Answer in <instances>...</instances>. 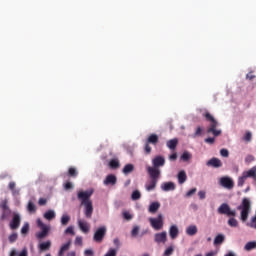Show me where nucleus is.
Instances as JSON below:
<instances>
[{"instance_id": "1", "label": "nucleus", "mask_w": 256, "mask_h": 256, "mask_svg": "<svg viewBox=\"0 0 256 256\" xmlns=\"http://www.w3.org/2000/svg\"><path fill=\"white\" fill-rule=\"evenodd\" d=\"M92 195L93 190L79 191L77 193V199L84 207V215L86 219H91V217H93V201H91Z\"/></svg>"}, {"instance_id": "2", "label": "nucleus", "mask_w": 256, "mask_h": 256, "mask_svg": "<svg viewBox=\"0 0 256 256\" xmlns=\"http://www.w3.org/2000/svg\"><path fill=\"white\" fill-rule=\"evenodd\" d=\"M237 210L240 211V221L245 223L249 219V213H251V199L243 198Z\"/></svg>"}, {"instance_id": "3", "label": "nucleus", "mask_w": 256, "mask_h": 256, "mask_svg": "<svg viewBox=\"0 0 256 256\" xmlns=\"http://www.w3.org/2000/svg\"><path fill=\"white\" fill-rule=\"evenodd\" d=\"M204 117H205L206 121L210 122V125L207 128L206 132L207 133H212V135L214 137H219V135H221V133H222L221 130L217 129V126L219 125V122H217V120H215L213 115H211V113H209V112H206L204 114Z\"/></svg>"}, {"instance_id": "4", "label": "nucleus", "mask_w": 256, "mask_h": 256, "mask_svg": "<svg viewBox=\"0 0 256 256\" xmlns=\"http://www.w3.org/2000/svg\"><path fill=\"white\" fill-rule=\"evenodd\" d=\"M157 143H159V136L157 134H150L144 145L146 155H150L151 145H157Z\"/></svg>"}, {"instance_id": "5", "label": "nucleus", "mask_w": 256, "mask_h": 256, "mask_svg": "<svg viewBox=\"0 0 256 256\" xmlns=\"http://www.w3.org/2000/svg\"><path fill=\"white\" fill-rule=\"evenodd\" d=\"M37 225L39 229H41V232L36 233L37 239H45L47 235H49V231H51V227L47 226V224L43 223L41 219H37Z\"/></svg>"}, {"instance_id": "6", "label": "nucleus", "mask_w": 256, "mask_h": 256, "mask_svg": "<svg viewBox=\"0 0 256 256\" xmlns=\"http://www.w3.org/2000/svg\"><path fill=\"white\" fill-rule=\"evenodd\" d=\"M149 223L155 231H161V229H163V225H165L162 214H159L157 218H149Z\"/></svg>"}, {"instance_id": "7", "label": "nucleus", "mask_w": 256, "mask_h": 256, "mask_svg": "<svg viewBox=\"0 0 256 256\" xmlns=\"http://www.w3.org/2000/svg\"><path fill=\"white\" fill-rule=\"evenodd\" d=\"M218 213L220 215H227L228 217H236L237 211L231 210V207H229V204L223 203L218 208Z\"/></svg>"}, {"instance_id": "8", "label": "nucleus", "mask_w": 256, "mask_h": 256, "mask_svg": "<svg viewBox=\"0 0 256 256\" xmlns=\"http://www.w3.org/2000/svg\"><path fill=\"white\" fill-rule=\"evenodd\" d=\"M105 235H107V227L101 226L95 231L93 240L96 243H102L103 239H105Z\"/></svg>"}, {"instance_id": "9", "label": "nucleus", "mask_w": 256, "mask_h": 256, "mask_svg": "<svg viewBox=\"0 0 256 256\" xmlns=\"http://www.w3.org/2000/svg\"><path fill=\"white\" fill-rule=\"evenodd\" d=\"M147 173L152 181H159L161 177V170L159 168H155L154 166H148Z\"/></svg>"}, {"instance_id": "10", "label": "nucleus", "mask_w": 256, "mask_h": 256, "mask_svg": "<svg viewBox=\"0 0 256 256\" xmlns=\"http://www.w3.org/2000/svg\"><path fill=\"white\" fill-rule=\"evenodd\" d=\"M21 225V216L19 214H13L12 220L10 221V229L15 231V229H19Z\"/></svg>"}, {"instance_id": "11", "label": "nucleus", "mask_w": 256, "mask_h": 256, "mask_svg": "<svg viewBox=\"0 0 256 256\" xmlns=\"http://www.w3.org/2000/svg\"><path fill=\"white\" fill-rule=\"evenodd\" d=\"M220 185L225 187V189H233V187H235V183L230 177H222L220 179Z\"/></svg>"}, {"instance_id": "12", "label": "nucleus", "mask_w": 256, "mask_h": 256, "mask_svg": "<svg viewBox=\"0 0 256 256\" xmlns=\"http://www.w3.org/2000/svg\"><path fill=\"white\" fill-rule=\"evenodd\" d=\"M154 241H155V243H163V244H165V243H167V232H160V233H156L155 235H154Z\"/></svg>"}, {"instance_id": "13", "label": "nucleus", "mask_w": 256, "mask_h": 256, "mask_svg": "<svg viewBox=\"0 0 256 256\" xmlns=\"http://www.w3.org/2000/svg\"><path fill=\"white\" fill-rule=\"evenodd\" d=\"M152 165L153 167H155L156 169H159V167H163L165 165V158L163 156H156L153 160H152Z\"/></svg>"}, {"instance_id": "14", "label": "nucleus", "mask_w": 256, "mask_h": 256, "mask_svg": "<svg viewBox=\"0 0 256 256\" xmlns=\"http://www.w3.org/2000/svg\"><path fill=\"white\" fill-rule=\"evenodd\" d=\"M206 165L208 167H214L215 169H218L219 167H223V163L219 160V158H211Z\"/></svg>"}, {"instance_id": "15", "label": "nucleus", "mask_w": 256, "mask_h": 256, "mask_svg": "<svg viewBox=\"0 0 256 256\" xmlns=\"http://www.w3.org/2000/svg\"><path fill=\"white\" fill-rule=\"evenodd\" d=\"M246 179L256 180V166H253L250 170L243 172L242 174Z\"/></svg>"}, {"instance_id": "16", "label": "nucleus", "mask_w": 256, "mask_h": 256, "mask_svg": "<svg viewBox=\"0 0 256 256\" xmlns=\"http://www.w3.org/2000/svg\"><path fill=\"white\" fill-rule=\"evenodd\" d=\"M78 226L79 229L83 232V233H89V224L87 223V221L79 219L78 220Z\"/></svg>"}, {"instance_id": "17", "label": "nucleus", "mask_w": 256, "mask_h": 256, "mask_svg": "<svg viewBox=\"0 0 256 256\" xmlns=\"http://www.w3.org/2000/svg\"><path fill=\"white\" fill-rule=\"evenodd\" d=\"M117 184V176L113 174H109L106 176V179L104 180V185H116Z\"/></svg>"}, {"instance_id": "18", "label": "nucleus", "mask_w": 256, "mask_h": 256, "mask_svg": "<svg viewBox=\"0 0 256 256\" xmlns=\"http://www.w3.org/2000/svg\"><path fill=\"white\" fill-rule=\"evenodd\" d=\"M175 183L173 182H164L162 185H161V189L162 191H175Z\"/></svg>"}, {"instance_id": "19", "label": "nucleus", "mask_w": 256, "mask_h": 256, "mask_svg": "<svg viewBox=\"0 0 256 256\" xmlns=\"http://www.w3.org/2000/svg\"><path fill=\"white\" fill-rule=\"evenodd\" d=\"M169 235L171 239H177V237L179 236V228L177 227V225H172L170 227Z\"/></svg>"}, {"instance_id": "20", "label": "nucleus", "mask_w": 256, "mask_h": 256, "mask_svg": "<svg viewBox=\"0 0 256 256\" xmlns=\"http://www.w3.org/2000/svg\"><path fill=\"white\" fill-rule=\"evenodd\" d=\"M178 183L179 185H183L187 181V173L185 170H182L177 175Z\"/></svg>"}, {"instance_id": "21", "label": "nucleus", "mask_w": 256, "mask_h": 256, "mask_svg": "<svg viewBox=\"0 0 256 256\" xmlns=\"http://www.w3.org/2000/svg\"><path fill=\"white\" fill-rule=\"evenodd\" d=\"M71 249V240H69L67 243L63 244L59 250L58 255L64 256L66 251H69Z\"/></svg>"}, {"instance_id": "22", "label": "nucleus", "mask_w": 256, "mask_h": 256, "mask_svg": "<svg viewBox=\"0 0 256 256\" xmlns=\"http://www.w3.org/2000/svg\"><path fill=\"white\" fill-rule=\"evenodd\" d=\"M179 143V140H177V138L171 139L169 140L166 145L168 147V149H171V151H175V149H177V145Z\"/></svg>"}, {"instance_id": "23", "label": "nucleus", "mask_w": 256, "mask_h": 256, "mask_svg": "<svg viewBox=\"0 0 256 256\" xmlns=\"http://www.w3.org/2000/svg\"><path fill=\"white\" fill-rule=\"evenodd\" d=\"M197 231V225H190L186 228V234H188L190 237L197 235Z\"/></svg>"}, {"instance_id": "24", "label": "nucleus", "mask_w": 256, "mask_h": 256, "mask_svg": "<svg viewBox=\"0 0 256 256\" xmlns=\"http://www.w3.org/2000/svg\"><path fill=\"white\" fill-rule=\"evenodd\" d=\"M159 207H161L159 202H152L148 208V211L149 213H155L156 211H159Z\"/></svg>"}, {"instance_id": "25", "label": "nucleus", "mask_w": 256, "mask_h": 256, "mask_svg": "<svg viewBox=\"0 0 256 256\" xmlns=\"http://www.w3.org/2000/svg\"><path fill=\"white\" fill-rule=\"evenodd\" d=\"M158 180H150L148 184H146V191H154L155 187H157Z\"/></svg>"}, {"instance_id": "26", "label": "nucleus", "mask_w": 256, "mask_h": 256, "mask_svg": "<svg viewBox=\"0 0 256 256\" xmlns=\"http://www.w3.org/2000/svg\"><path fill=\"white\" fill-rule=\"evenodd\" d=\"M135 170V166L133 164H126L123 168L124 175H129V173H133Z\"/></svg>"}, {"instance_id": "27", "label": "nucleus", "mask_w": 256, "mask_h": 256, "mask_svg": "<svg viewBox=\"0 0 256 256\" xmlns=\"http://www.w3.org/2000/svg\"><path fill=\"white\" fill-rule=\"evenodd\" d=\"M44 219H47V221H52V219H55V211L48 210L44 213Z\"/></svg>"}, {"instance_id": "28", "label": "nucleus", "mask_w": 256, "mask_h": 256, "mask_svg": "<svg viewBox=\"0 0 256 256\" xmlns=\"http://www.w3.org/2000/svg\"><path fill=\"white\" fill-rule=\"evenodd\" d=\"M40 251H49L51 249V241H46L39 245Z\"/></svg>"}, {"instance_id": "29", "label": "nucleus", "mask_w": 256, "mask_h": 256, "mask_svg": "<svg viewBox=\"0 0 256 256\" xmlns=\"http://www.w3.org/2000/svg\"><path fill=\"white\" fill-rule=\"evenodd\" d=\"M17 184L15 182H10L8 188L12 192V195H19V189L15 188Z\"/></svg>"}, {"instance_id": "30", "label": "nucleus", "mask_w": 256, "mask_h": 256, "mask_svg": "<svg viewBox=\"0 0 256 256\" xmlns=\"http://www.w3.org/2000/svg\"><path fill=\"white\" fill-rule=\"evenodd\" d=\"M225 241V235L218 234L214 239V245H221Z\"/></svg>"}, {"instance_id": "31", "label": "nucleus", "mask_w": 256, "mask_h": 256, "mask_svg": "<svg viewBox=\"0 0 256 256\" xmlns=\"http://www.w3.org/2000/svg\"><path fill=\"white\" fill-rule=\"evenodd\" d=\"M109 167L110 169H119V167H121V164L119 163V160L112 159L109 162Z\"/></svg>"}, {"instance_id": "32", "label": "nucleus", "mask_w": 256, "mask_h": 256, "mask_svg": "<svg viewBox=\"0 0 256 256\" xmlns=\"http://www.w3.org/2000/svg\"><path fill=\"white\" fill-rule=\"evenodd\" d=\"M245 251H253V249H256V241H251L246 243L244 246Z\"/></svg>"}, {"instance_id": "33", "label": "nucleus", "mask_w": 256, "mask_h": 256, "mask_svg": "<svg viewBox=\"0 0 256 256\" xmlns=\"http://www.w3.org/2000/svg\"><path fill=\"white\" fill-rule=\"evenodd\" d=\"M69 221H71V217L67 214H63L61 217V225L63 226L69 225Z\"/></svg>"}, {"instance_id": "34", "label": "nucleus", "mask_w": 256, "mask_h": 256, "mask_svg": "<svg viewBox=\"0 0 256 256\" xmlns=\"http://www.w3.org/2000/svg\"><path fill=\"white\" fill-rule=\"evenodd\" d=\"M131 199L132 201H139V199H141V192H139V190L133 191L131 195Z\"/></svg>"}, {"instance_id": "35", "label": "nucleus", "mask_w": 256, "mask_h": 256, "mask_svg": "<svg viewBox=\"0 0 256 256\" xmlns=\"http://www.w3.org/2000/svg\"><path fill=\"white\" fill-rule=\"evenodd\" d=\"M21 233H22V235H27V233H29V223L28 222L24 223V225L22 226Z\"/></svg>"}, {"instance_id": "36", "label": "nucleus", "mask_w": 256, "mask_h": 256, "mask_svg": "<svg viewBox=\"0 0 256 256\" xmlns=\"http://www.w3.org/2000/svg\"><path fill=\"white\" fill-rule=\"evenodd\" d=\"M181 159L182 161H185V162L189 161L191 159V153L187 151L183 152V154L181 155Z\"/></svg>"}, {"instance_id": "37", "label": "nucleus", "mask_w": 256, "mask_h": 256, "mask_svg": "<svg viewBox=\"0 0 256 256\" xmlns=\"http://www.w3.org/2000/svg\"><path fill=\"white\" fill-rule=\"evenodd\" d=\"M28 211L29 213H35L37 211V207L33 202L28 203Z\"/></svg>"}, {"instance_id": "38", "label": "nucleus", "mask_w": 256, "mask_h": 256, "mask_svg": "<svg viewBox=\"0 0 256 256\" xmlns=\"http://www.w3.org/2000/svg\"><path fill=\"white\" fill-rule=\"evenodd\" d=\"M68 175H69V177H77V175H78L77 169H75L73 167L69 168Z\"/></svg>"}, {"instance_id": "39", "label": "nucleus", "mask_w": 256, "mask_h": 256, "mask_svg": "<svg viewBox=\"0 0 256 256\" xmlns=\"http://www.w3.org/2000/svg\"><path fill=\"white\" fill-rule=\"evenodd\" d=\"M140 229L141 228L139 226H134L132 231H131V236L132 237H137L139 235Z\"/></svg>"}, {"instance_id": "40", "label": "nucleus", "mask_w": 256, "mask_h": 256, "mask_svg": "<svg viewBox=\"0 0 256 256\" xmlns=\"http://www.w3.org/2000/svg\"><path fill=\"white\" fill-rule=\"evenodd\" d=\"M228 225H229L230 227H237V225H239V222H238L237 219H235V218H230V219L228 220Z\"/></svg>"}, {"instance_id": "41", "label": "nucleus", "mask_w": 256, "mask_h": 256, "mask_svg": "<svg viewBox=\"0 0 256 256\" xmlns=\"http://www.w3.org/2000/svg\"><path fill=\"white\" fill-rule=\"evenodd\" d=\"M246 180L247 178L242 174V176L238 178V187H243V185H245Z\"/></svg>"}, {"instance_id": "42", "label": "nucleus", "mask_w": 256, "mask_h": 256, "mask_svg": "<svg viewBox=\"0 0 256 256\" xmlns=\"http://www.w3.org/2000/svg\"><path fill=\"white\" fill-rule=\"evenodd\" d=\"M1 209H3V211H11L9 209V205L7 204V200H3L0 204Z\"/></svg>"}, {"instance_id": "43", "label": "nucleus", "mask_w": 256, "mask_h": 256, "mask_svg": "<svg viewBox=\"0 0 256 256\" xmlns=\"http://www.w3.org/2000/svg\"><path fill=\"white\" fill-rule=\"evenodd\" d=\"M173 251H175V249L173 248V246H169V247L165 250L164 256L173 255Z\"/></svg>"}, {"instance_id": "44", "label": "nucleus", "mask_w": 256, "mask_h": 256, "mask_svg": "<svg viewBox=\"0 0 256 256\" xmlns=\"http://www.w3.org/2000/svg\"><path fill=\"white\" fill-rule=\"evenodd\" d=\"M104 256H117V250L111 248Z\"/></svg>"}, {"instance_id": "45", "label": "nucleus", "mask_w": 256, "mask_h": 256, "mask_svg": "<svg viewBox=\"0 0 256 256\" xmlns=\"http://www.w3.org/2000/svg\"><path fill=\"white\" fill-rule=\"evenodd\" d=\"M75 245H80V246H82L83 245V237H81V236H77L76 238H75Z\"/></svg>"}, {"instance_id": "46", "label": "nucleus", "mask_w": 256, "mask_h": 256, "mask_svg": "<svg viewBox=\"0 0 256 256\" xmlns=\"http://www.w3.org/2000/svg\"><path fill=\"white\" fill-rule=\"evenodd\" d=\"M65 234H66V235H75V231L73 230V226H69V227L65 230Z\"/></svg>"}, {"instance_id": "47", "label": "nucleus", "mask_w": 256, "mask_h": 256, "mask_svg": "<svg viewBox=\"0 0 256 256\" xmlns=\"http://www.w3.org/2000/svg\"><path fill=\"white\" fill-rule=\"evenodd\" d=\"M248 227H251L252 229H256V219L254 217L251 218L250 223H248Z\"/></svg>"}, {"instance_id": "48", "label": "nucleus", "mask_w": 256, "mask_h": 256, "mask_svg": "<svg viewBox=\"0 0 256 256\" xmlns=\"http://www.w3.org/2000/svg\"><path fill=\"white\" fill-rule=\"evenodd\" d=\"M123 217L126 221H131V219H133V216L129 212H123Z\"/></svg>"}, {"instance_id": "49", "label": "nucleus", "mask_w": 256, "mask_h": 256, "mask_svg": "<svg viewBox=\"0 0 256 256\" xmlns=\"http://www.w3.org/2000/svg\"><path fill=\"white\" fill-rule=\"evenodd\" d=\"M17 233H13L9 236V242L10 243H15V241H17Z\"/></svg>"}, {"instance_id": "50", "label": "nucleus", "mask_w": 256, "mask_h": 256, "mask_svg": "<svg viewBox=\"0 0 256 256\" xmlns=\"http://www.w3.org/2000/svg\"><path fill=\"white\" fill-rule=\"evenodd\" d=\"M195 193H197V188H192L186 193V197H192Z\"/></svg>"}, {"instance_id": "51", "label": "nucleus", "mask_w": 256, "mask_h": 256, "mask_svg": "<svg viewBox=\"0 0 256 256\" xmlns=\"http://www.w3.org/2000/svg\"><path fill=\"white\" fill-rule=\"evenodd\" d=\"M11 213V210H3V213L1 215V219L2 221H4V219H7L8 215Z\"/></svg>"}, {"instance_id": "52", "label": "nucleus", "mask_w": 256, "mask_h": 256, "mask_svg": "<svg viewBox=\"0 0 256 256\" xmlns=\"http://www.w3.org/2000/svg\"><path fill=\"white\" fill-rule=\"evenodd\" d=\"M255 161V157L253 155H248L245 158V163H253Z\"/></svg>"}, {"instance_id": "53", "label": "nucleus", "mask_w": 256, "mask_h": 256, "mask_svg": "<svg viewBox=\"0 0 256 256\" xmlns=\"http://www.w3.org/2000/svg\"><path fill=\"white\" fill-rule=\"evenodd\" d=\"M201 133H203V128L198 126L196 132L194 133V137H200Z\"/></svg>"}, {"instance_id": "54", "label": "nucleus", "mask_w": 256, "mask_h": 256, "mask_svg": "<svg viewBox=\"0 0 256 256\" xmlns=\"http://www.w3.org/2000/svg\"><path fill=\"white\" fill-rule=\"evenodd\" d=\"M84 255H85V256H95V252H93L92 249H86V250L84 251Z\"/></svg>"}, {"instance_id": "55", "label": "nucleus", "mask_w": 256, "mask_h": 256, "mask_svg": "<svg viewBox=\"0 0 256 256\" xmlns=\"http://www.w3.org/2000/svg\"><path fill=\"white\" fill-rule=\"evenodd\" d=\"M220 155H221L222 157H229V150H227V149H221V150H220Z\"/></svg>"}, {"instance_id": "56", "label": "nucleus", "mask_w": 256, "mask_h": 256, "mask_svg": "<svg viewBox=\"0 0 256 256\" xmlns=\"http://www.w3.org/2000/svg\"><path fill=\"white\" fill-rule=\"evenodd\" d=\"M198 197H199V199L203 200V199H205V197H207V193L205 191L201 190L198 192Z\"/></svg>"}, {"instance_id": "57", "label": "nucleus", "mask_w": 256, "mask_h": 256, "mask_svg": "<svg viewBox=\"0 0 256 256\" xmlns=\"http://www.w3.org/2000/svg\"><path fill=\"white\" fill-rule=\"evenodd\" d=\"M251 139H252L251 132H246V134L244 135V141L249 142V141H251Z\"/></svg>"}, {"instance_id": "58", "label": "nucleus", "mask_w": 256, "mask_h": 256, "mask_svg": "<svg viewBox=\"0 0 256 256\" xmlns=\"http://www.w3.org/2000/svg\"><path fill=\"white\" fill-rule=\"evenodd\" d=\"M204 141L205 143H208V145H213V143H215V138L209 137V138H206Z\"/></svg>"}, {"instance_id": "59", "label": "nucleus", "mask_w": 256, "mask_h": 256, "mask_svg": "<svg viewBox=\"0 0 256 256\" xmlns=\"http://www.w3.org/2000/svg\"><path fill=\"white\" fill-rule=\"evenodd\" d=\"M64 189H66V191H69V189H73V184L71 182H66L64 185Z\"/></svg>"}, {"instance_id": "60", "label": "nucleus", "mask_w": 256, "mask_h": 256, "mask_svg": "<svg viewBox=\"0 0 256 256\" xmlns=\"http://www.w3.org/2000/svg\"><path fill=\"white\" fill-rule=\"evenodd\" d=\"M38 205H40V206L47 205V199L40 198L38 201Z\"/></svg>"}, {"instance_id": "61", "label": "nucleus", "mask_w": 256, "mask_h": 256, "mask_svg": "<svg viewBox=\"0 0 256 256\" xmlns=\"http://www.w3.org/2000/svg\"><path fill=\"white\" fill-rule=\"evenodd\" d=\"M113 243H114L115 247H117V249H119V247H121V242L119 241V238H115L113 240Z\"/></svg>"}, {"instance_id": "62", "label": "nucleus", "mask_w": 256, "mask_h": 256, "mask_svg": "<svg viewBox=\"0 0 256 256\" xmlns=\"http://www.w3.org/2000/svg\"><path fill=\"white\" fill-rule=\"evenodd\" d=\"M169 160L170 161H177V153H173V154H171L170 156H169Z\"/></svg>"}, {"instance_id": "63", "label": "nucleus", "mask_w": 256, "mask_h": 256, "mask_svg": "<svg viewBox=\"0 0 256 256\" xmlns=\"http://www.w3.org/2000/svg\"><path fill=\"white\" fill-rule=\"evenodd\" d=\"M205 256H217V251H210L206 253Z\"/></svg>"}, {"instance_id": "64", "label": "nucleus", "mask_w": 256, "mask_h": 256, "mask_svg": "<svg viewBox=\"0 0 256 256\" xmlns=\"http://www.w3.org/2000/svg\"><path fill=\"white\" fill-rule=\"evenodd\" d=\"M19 256H27V249H23Z\"/></svg>"}]
</instances>
